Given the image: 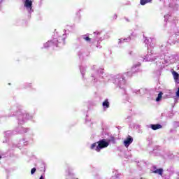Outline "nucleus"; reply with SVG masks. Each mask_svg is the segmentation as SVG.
<instances>
[{
    "instance_id": "15",
    "label": "nucleus",
    "mask_w": 179,
    "mask_h": 179,
    "mask_svg": "<svg viewBox=\"0 0 179 179\" xmlns=\"http://www.w3.org/2000/svg\"><path fill=\"white\" fill-rule=\"evenodd\" d=\"M127 41V39H120V43H124Z\"/></svg>"
},
{
    "instance_id": "5",
    "label": "nucleus",
    "mask_w": 179,
    "mask_h": 179,
    "mask_svg": "<svg viewBox=\"0 0 179 179\" xmlns=\"http://www.w3.org/2000/svg\"><path fill=\"white\" fill-rule=\"evenodd\" d=\"M172 75L173 76V79H175V82H176V83H179V74H178V73L173 71L172 72Z\"/></svg>"
},
{
    "instance_id": "12",
    "label": "nucleus",
    "mask_w": 179,
    "mask_h": 179,
    "mask_svg": "<svg viewBox=\"0 0 179 179\" xmlns=\"http://www.w3.org/2000/svg\"><path fill=\"white\" fill-rule=\"evenodd\" d=\"M36 173V168H33L31 170V174H34Z\"/></svg>"
},
{
    "instance_id": "13",
    "label": "nucleus",
    "mask_w": 179,
    "mask_h": 179,
    "mask_svg": "<svg viewBox=\"0 0 179 179\" xmlns=\"http://www.w3.org/2000/svg\"><path fill=\"white\" fill-rule=\"evenodd\" d=\"M145 43L147 45H150V43H149V40H148V38H145Z\"/></svg>"
},
{
    "instance_id": "4",
    "label": "nucleus",
    "mask_w": 179,
    "mask_h": 179,
    "mask_svg": "<svg viewBox=\"0 0 179 179\" xmlns=\"http://www.w3.org/2000/svg\"><path fill=\"white\" fill-rule=\"evenodd\" d=\"M150 128L153 129V131H157V129H162L163 128V126L162 124H151Z\"/></svg>"
},
{
    "instance_id": "1",
    "label": "nucleus",
    "mask_w": 179,
    "mask_h": 179,
    "mask_svg": "<svg viewBox=\"0 0 179 179\" xmlns=\"http://www.w3.org/2000/svg\"><path fill=\"white\" fill-rule=\"evenodd\" d=\"M110 143H108L106 139L100 140L96 143H94L91 145L90 149L93 150L95 148L96 152H100L101 149H104L106 148H108Z\"/></svg>"
},
{
    "instance_id": "6",
    "label": "nucleus",
    "mask_w": 179,
    "mask_h": 179,
    "mask_svg": "<svg viewBox=\"0 0 179 179\" xmlns=\"http://www.w3.org/2000/svg\"><path fill=\"white\" fill-rule=\"evenodd\" d=\"M82 38L87 43H92V38H90L87 34L83 35Z\"/></svg>"
},
{
    "instance_id": "17",
    "label": "nucleus",
    "mask_w": 179,
    "mask_h": 179,
    "mask_svg": "<svg viewBox=\"0 0 179 179\" xmlns=\"http://www.w3.org/2000/svg\"><path fill=\"white\" fill-rule=\"evenodd\" d=\"M39 179H44V177L41 176Z\"/></svg>"
},
{
    "instance_id": "14",
    "label": "nucleus",
    "mask_w": 179,
    "mask_h": 179,
    "mask_svg": "<svg viewBox=\"0 0 179 179\" xmlns=\"http://www.w3.org/2000/svg\"><path fill=\"white\" fill-rule=\"evenodd\" d=\"M94 34H97V36H100L101 34V32L96 31L94 32Z\"/></svg>"
},
{
    "instance_id": "16",
    "label": "nucleus",
    "mask_w": 179,
    "mask_h": 179,
    "mask_svg": "<svg viewBox=\"0 0 179 179\" xmlns=\"http://www.w3.org/2000/svg\"><path fill=\"white\" fill-rule=\"evenodd\" d=\"M120 79H122V80H124V77H122V76H120Z\"/></svg>"
},
{
    "instance_id": "3",
    "label": "nucleus",
    "mask_w": 179,
    "mask_h": 179,
    "mask_svg": "<svg viewBox=\"0 0 179 179\" xmlns=\"http://www.w3.org/2000/svg\"><path fill=\"white\" fill-rule=\"evenodd\" d=\"M154 171H152V173L154 174H159V176H163V169H157L156 166H153Z\"/></svg>"
},
{
    "instance_id": "7",
    "label": "nucleus",
    "mask_w": 179,
    "mask_h": 179,
    "mask_svg": "<svg viewBox=\"0 0 179 179\" xmlns=\"http://www.w3.org/2000/svg\"><path fill=\"white\" fill-rule=\"evenodd\" d=\"M33 1H31V0H25L24 6H26V8H29L30 9H31Z\"/></svg>"
},
{
    "instance_id": "10",
    "label": "nucleus",
    "mask_w": 179,
    "mask_h": 179,
    "mask_svg": "<svg viewBox=\"0 0 179 179\" xmlns=\"http://www.w3.org/2000/svg\"><path fill=\"white\" fill-rule=\"evenodd\" d=\"M103 107H105L106 108H108L110 107V103L108 102V100H106L103 102Z\"/></svg>"
},
{
    "instance_id": "2",
    "label": "nucleus",
    "mask_w": 179,
    "mask_h": 179,
    "mask_svg": "<svg viewBox=\"0 0 179 179\" xmlns=\"http://www.w3.org/2000/svg\"><path fill=\"white\" fill-rule=\"evenodd\" d=\"M134 142V138L131 136H128L127 139L124 141V145L126 148H128L131 143Z\"/></svg>"
},
{
    "instance_id": "9",
    "label": "nucleus",
    "mask_w": 179,
    "mask_h": 179,
    "mask_svg": "<svg viewBox=\"0 0 179 179\" xmlns=\"http://www.w3.org/2000/svg\"><path fill=\"white\" fill-rule=\"evenodd\" d=\"M152 0H140V3L142 6L146 5V3H151Z\"/></svg>"
},
{
    "instance_id": "8",
    "label": "nucleus",
    "mask_w": 179,
    "mask_h": 179,
    "mask_svg": "<svg viewBox=\"0 0 179 179\" xmlns=\"http://www.w3.org/2000/svg\"><path fill=\"white\" fill-rule=\"evenodd\" d=\"M52 44L55 45H58V41L57 39H53L48 42V45H52Z\"/></svg>"
},
{
    "instance_id": "11",
    "label": "nucleus",
    "mask_w": 179,
    "mask_h": 179,
    "mask_svg": "<svg viewBox=\"0 0 179 179\" xmlns=\"http://www.w3.org/2000/svg\"><path fill=\"white\" fill-rule=\"evenodd\" d=\"M162 96H163V92H159L158 94V96L156 99V101H160V100H162Z\"/></svg>"
},
{
    "instance_id": "18",
    "label": "nucleus",
    "mask_w": 179,
    "mask_h": 179,
    "mask_svg": "<svg viewBox=\"0 0 179 179\" xmlns=\"http://www.w3.org/2000/svg\"><path fill=\"white\" fill-rule=\"evenodd\" d=\"M0 159H2V157L0 155Z\"/></svg>"
}]
</instances>
